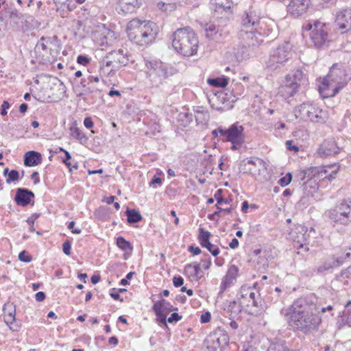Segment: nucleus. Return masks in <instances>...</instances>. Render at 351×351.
I'll return each mask as SVG.
<instances>
[{
  "mask_svg": "<svg viewBox=\"0 0 351 351\" xmlns=\"http://www.w3.org/2000/svg\"><path fill=\"white\" fill-rule=\"evenodd\" d=\"M280 313L289 326L304 334L317 330L322 322L317 304L303 298L294 301L288 308L282 309Z\"/></svg>",
  "mask_w": 351,
  "mask_h": 351,
  "instance_id": "obj_1",
  "label": "nucleus"
},
{
  "mask_svg": "<svg viewBox=\"0 0 351 351\" xmlns=\"http://www.w3.org/2000/svg\"><path fill=\"white\" fill-rule=\"evenodd\" d=\"M274 25L272 21L269 23L260 21L252 14H247L243 19L241 28L239 32V39L245 47H255L263 42V36H269Z\"/></svg>",
  "mask_w": 351,
  "mask_h": 351,
  "instance_id": "obj_2",
  "label": "nucleus"
},
{
  "mask_svg": "<svg viewBox=\"0 0 351 351\" xmlns=\"http://www.w3.org/2000/svg\"><path fill=\"white\" fill-rule=\"evenodd\" d=\"M126 31L132 42L140 46H145L155 40L158 33V27L150 21L134 19L128 23Z\"/></svg>",
  "mask_w": 351,
  "mask_h": 351,
  "instance_id": "obj_3",
  "label": "nucleus"
},
{
  "mask_svg": "<svg viewBox=\"0 0 351 351\" xmlns=\"http://www.w3.org/2000/svg\"><path fill=\"white\" fill-rule=\"evenodd\" d=\"M173 49L184 56L196 54L199 47V39L190 27L178 29L172 35Z\"/></svg>",
  "mask_w": 351,
  "mask_h": 351,
  "instance_id": "obj_4",
  "label": "nucleus"
},
{
  "mask_svg": "<svg viewBox=\"0 0 351 351\" xmlns=\"http://www.w3.org/2000/svg\"><path fill=\"white\" fill-rule=\"evenodd\" d=\"M146 79L152 87H159L165 80L173 75L176 70L159 59L144 58Z\"/></svg>",
  "mask_w": 351,
  "mask_h": 351,
  "instance_id": "obj_5",
  "label": "nucleus"
},
{
  "mask_svg": "<svg viewBox=\"0 0 351 351\" xmlns=\"http://www.w3.org/2000/svg\"><path fill=\"white\" fill-rule=\"evenodd\" d=\"M304 31H309L311 45L318 49H324L329 46L331 39L329 29L326 23L319 21H308L302 26Z\"/></svg>",
  "mask_w": 351,
  "mask_h": 351,
  "instance_id": "obj_6",
  "label": "nucleus"
},
{
  "mask_svg": "<svg viewBox=\"0 0 351 351\" xmlns=\"http://www.w3.org/2000/svg\"><path fill=\"white\" fill-rule=\"evenodd\" d=\"M343 75V71L337 69V64L333 65L328 75L323 79L319 86V91L322 96L328 98L336 95L346 84L342 80Z\"/></svg>",
  "mask_w": 351,
  "mask_h": 351,
  "instance_id": "obj_7",
  "label": "nucleus"
},
{
  "mask_svg": "<svg viewBox=\"0 0 351 351\" xmlns=\"http://www.w3.org/2000/svg\"><path fill=\"white\" fill-rule=\"evenodd\" d=\"M339 170V167L335 164L324 166L321 167H311L300 172L299 176L303 184L305 185L306 189L308 186L313 189L317 188V183L315 180H312V177L317 174L319 176L322 177L324 179H327L330 181L336 178L337 173Z\"/></svg>",
  "mask_w": 351,
  "mask_h": 351,
  "instance_id": "obj_8",
  "label": "nucleus"
},
{
  "mask_svg": "<svg viewBox=\"0 0 351 351\" xmlns=\"http://www.w3.org/2000/svg\"><path fill=\"white\" fill-rule=\"evenodd\" d=\"M129 62L128 52L124 49L112 51L106 54L100 63V71L104 75L118 71Z\"/></svg>",
  "mask_w": 351,
  "mask_h": 351,
  "instance_id": "obj_9",
  "label": "nucleus"
},
{
  "mask_svg": "<svg viewBox=\"0 0 351 351\" xmlns=\"http://www.w3.org/2000/svg\"><path fill=\"white\" fill-rule=\"evenodd\" d=\"M239 169L241 173L250 174L258 181L267 180L265 173L267 171V165L259 158H247L242 160Z\"/></svg>",
  "mask_w": 351,
  "mask_h": 351,
  "instance_id": "obj_10",
  "label": "nucleus"
},
{
  "mask_svg": "<svg viewBox=\"0 0 351 351\" xmlns=\"http://www.w3.org/2000/svg\"><path fill=\"white\" fill-rule=\"evenodd\" d=\"M304 75L301 70L297 69L287 74L278 88V93L285 99L293 96L298 91Z\"/></svg>",
  "mask_w": 351,
  "mask_h": 351,
  "instance_id": "obj_11",
  "label": "nucleus"
},
{
  "mask_svg": "<svg viewBox=\"0 0 351 351\" xmlns=\"http://www.w3.org/2000/svg\"><path fill=\"white\" fill-rule=\"evenodd\" d=\"M219 133L223 141L231 143L232 150L239 149L245 143L244 127L239 123L232 124L228 129L219 130Z\"/></svg>",
  "mask_w": 351,
  "mask_h": 351,
  "instance_id": "obj_12",
  "label": "nucleus"
},
{
  "mask_svg": "<svg viewBox=\"0 0 351 351\" xmlns=\"http://www.w3.org/2000/svg\"><path fill=\"white\" fill-rule=\"evenodd\" d=\"M295 115L303 121H311L315 123H323L325 119V112L315 105L304 102L295 109Z\"/></svg>",
  "mask_w": 351,
  "mask_h": 351,
  "instance_id": "obj_13",
  "label": "nucleus"
},
{
  "mask_svg": "<svg viewBox=\"0 0 351 351\" xmlns=\"http://www.w3.org/2000/svg\"><path fill=\"white\" fill-rule=\"evenodd\" d=\"M291 55V45L289 43H285L271 51L267 66L271 70H275L288 61Z\"/></svg>",
  "mask_w": 351,
  "mask_h": 351,
  "instance_id": "obj_14",
  "label": "nucleus"
},
{
  "mask_svg": "<svg viewBox=\"0 0 351 351\" xmlns=\"http://www.w3.org/2000/svg\"><path fill=\"white\" fill-rule=\"evenodd\" d=\"M328 217L335 225L344 226L351 224V204L343 201L328 210Z\"/></svg>",
  "mask_w": 351,
  "mask_h": 351,
  "instance_id": "obj_15",
  "label": "nucleus"
},
{
  "mask_svg": "<svg viewBox=\"0 0 351 351\" xmlns=\"http://www.w3.org/2000/svg\"><path fill=\"white\" fill-rule=\"evenodd\" d=\"M335 25L341 34L351 32V9H343L337 12Z\"/></svg>",
  "mask_w": 351,
  "mask_h": 351,
  "instance_id": "obj_16",
  "label": "nucleus"
},
{
  "mask_svg": "<svg viewBox=\"0 0 351 351\" xmlns=\"http://www.w3.org/2000/svg\"><path fill=\"white\" fill-rule=\"evenodd\" d=\"M205 32L207 38L217 42L220 41L228 34V32L225 29V25L219 24V21L206 24Z\"/></svg>",
  "mask_w": 351,
  "mask_h": 351,
  "instance_id": "obj_17",
  "label": "nucleus"
},
{
  "mask_svg": "<svg viewBox=\"0 0 351 351\" xmlns=\"http://www.w3.org/2000/svg\"><path fill=\"white\" fill-rule=\"evenodd\" d=\"M198 241L202 247L206 248L214 256L219 254V247L210 242L211 233L204 228H199Z\"/></svg>",
  "mask_w": 351,
  "mask_h": 351,
  "instance_id": "obj_18",
  "label": "nucleus"
},
{
  "mask_svg": "<svg viewBox=\"0 0 351 351\" xmlns=\"http://www.w3.org/2000/svg\"><path fill=\"white\" fill-rule=\"evenodd\" d=\"M210 5L215 12L223 15L221 19H227L232 12V2L230 0H210Z\"/></svg>",
  "mask_w": 351,
  "mask_h": 351,
  "instance_id": "obj_19",
  "label": "nucleus"
},
{
  "mask_svg": "<svg viewBox=\"0 0 351 351\" xmlns=\"http://www.w3.org/2000/svg\"><path fill=\"white\" fill-rule=\"evenodd\" d=\"M310 0H291L287 6L289 13L294 17H298L306 12Z\"/></svg>",
  "mask_w": 351,
  "mask_h": 351,
  "instance_id": "obj_20",
  "label": "nucleus"
},
{
  "mask_svg": "<svg viewBox=\"0 0 351 351\" xmlns=\"http://www.w3.org/2000/svg\"><path fill=\"white\" fill-rule=\"evenodd\" d=\"M239 269L234 265H232L228 267L226 276L223 278L219 295H222L223 292L230 287L233 281L236 280L238 275Z\"/></svg>",
  "mask_w": 351,
  "mask_h": 351,
  "instance_id": "obj_21",
  "label": "nucleus"
},
{
  "mask_svg": "<svg viewBox=\"0 0 351 351\" xmlns=\"http://www.w3.org/2000/svg\"><path fill=\"white\" fill-rule=\"evenodd\" d=\"M3 318L5 323L9 326L12 331H17L19 326L15 324L16 310L12 304H5L3 308Z\"/></svg>",
  "mask_w": 351,
  "mask_h": 351,
  "instance_id": "obj_22",
  "label": "nucleus"
},
{
  "mask_svg": "<svg viewBox=\"0 0 351 351\" xmlns=\"http://www.w3.org/2000/svg\"><path fill=\"white\" fill-rule=\"evenodd\" d=\"M34 197V193L25 188H18L16 191L14 202L18 206H27Z\"/></svg>",
  "mask_w": 351,
  "mask_h": 351,
  "instance_id": "obj_23",
  "label": "nucleus"
},
{
  "mask_svg": "<svg viewBox=\"0 0 351 351\" xmlns=\"http://www.w3.org/2000/svg\"><path fill=\"white\" fill-rule=\"evenodd\" d=\"M339 152L335 141L332 139L325 140L319 147L317 149V154L320 157H327L335 155Z\"/></svg>",
  "mask_w": 351,
  "mask_h": 351,
  "instance_id": "obj_24",
  "label": "nucleus"
},
{
  "mask_svg": "<svg viewBox=\"0 0 351 351\" xmlns=\"http://www.w3.org/2000/svg\"><path fill=\"white\" fill-rule=\"evenodd\" d=\"M141 5L138 0H119L117 10L119 12L130 14L134 12Z\"/></svg>",
  "mask_w": 351,
  "mask_h": 351,
  "instance_id": "obj_25",
  "label": "nucleus"
},
{
  "mask_svg": "<svg viewBox=\"0 0 351 351\" xmlns=\"http://www.w3.org/2000/svg\"><path fill=\"white\" fill-rule=\"evenodd\" d=\"M339 263L337 260H334L332 256L326 258L316 268V272L318 274H324L331 271L333 269L337 267L336 263Z\"/></svg>",
  "mask_w": 351,
  "mask_h": 351,
  "instance_id": "obj_26",
  "label": "nucleus"
},
{
  "mask_svg": "<svg viewBox=\"0 0 351 351\" xmlns=\"http://www.w3.org/2000/svg\"><path fill=\"white\" fill-rule=\"evenodd\" d=\"M224 311L229 315L230 318H235L242 311L240 302L235 300L227 301L224 304Z\"/></svg>",
  "mask_w": 351,
  "mask_h": 351,
  "instance_id": "obj_27",
  "label": "nucleus"
},
{
  "mask_svg": "<svg viewBox=\"0 0 351 351\" xmlns=\"http://www.w3.org/2000/svg\"><path fill=\"white\" fill-rule=\"evenodd\" d=\"M296 230L298 231L299 234L294 238V241L298 243L300 247H302L305 245L306 241L308 239L310 233L314 232L315 229L311 228L308 230L305 226H299L296 228Z\"/></svg>",
  "mask_w": 351,
  "mask_h": 351,
  "instance_id": "obj_28",
  "label": "nucleus"
},
{
  "mask_svg": "<svg viewBox=\"0 0 351 351\" xmlns=\"http://www.w3.org/2000/svg\"><path fill=\"white\" fill-rule=\"evenodd\" d=\"M41 154L35 151H29L24 156V165L26 167L36 166L41 162Z\"/></svg>",
  "mask_w": 351,
  "mask_h": 351,
  "instance_id": "obj_29",
  "label": "nucleus"
},
{
  "mask_svg": "<svg viewBox=\"0 0 351 351\" xmlns=\"http://www.w3.org/2000/svg\"><path fill=\"white\" fill-rule=\"evenodd\" d=\"M153 310H157L158 312L167 314L173 311H177L178 308L171 304L170 302L165 300V299L157 301L152 307Z\"/></svg>",
  "mask_w": 351,
  "mask_h": 351,
  "instance_id": "obj_30",
  "label": "nucleus"
},
{
  "mask_svg": "<svg viewBox=\"0 0 351 351\" xmlns=\"http://www.w3.org/2000/svg\"><path fill=\"white\" fill-rule=\"evenodd\" d=\"M58 40V37L54 36L53 37H41L39 41L37 43L35 50L39 51L42 49L43 51H47L48 49V46L50 45L54 44Z\"/></svg>",
  "mask_w": 351,
  "mask_h": 351,
  "instance_id": "obj_31",
  "label": "nucleus"
},
{
  "mask_svg": "<svg viewBox=\"0 0 351 351\" xmlns=\"http://www.w3.org/2000/svg\"><path fill=\"white\" fill-rule=\"evenodd\" d=\"M212 341L215 346L223 347L226 346L229 341L228 336L222 332H216L210 336Z\"/></svg>",
  "mask_w": 351,
  "mask_h": 351,
  "instance_id": "obj_32",
  "label": "nucleus"
},
{
  "mask_svg": "<svg viewBox=\"0 0 351 351\" xmlns=\"http://www.w3.org/2000/svg\"><path fill=\"white\" fill-rule=\"evenodd\" d=\"M206 81L211 86L215 88H224L228 85L229 78L226 76L209 77Z\"/></svg>",
  "mask_w": 351,
  "mask_h": 351,
  "instance_id": "obj_33",
  "label": "nucleus"
},
{
  "mask_svg": "<svg viewBox=\"0 0 351 351\" xmlns=\"http://www.w3.org/2000/svg\"><path fill=\"white\" fill-rule=\"evenodd\" d=\"M185 270L191 276L199 279L202 277L200 263H193L185 266Z\"/></svg>",
  "mask_w": 351,
  "mask_h": 351,
  "instance_id": "obj_34",
  "label": "nucleus"
},
{
  "mask_svg": "<svg viewBox=\"0 0 351 351\" xmlns=\"http://www.w3.org/2000/svg\"><path fill=\"white\" fill-rule=\"evenodd\" d=\"M336 280L343 282L345 284L351 282V265L346 269H342L339 274L336 275Z\"/></svg>",
  "mask_w": 351,
  "mask_h": 351,
  "instance_id": "obj_35",
  "label": "nucleus"
},
{
  "mask_svg": "<svg viewBox=\"0 0 351 351\" xmlns=\"http://www.w3.org/2000/svg\"><path fill=\"white\" fill-rule=\"evenodd\" d=\"M125 213L129 223H137L142 219V216L140 213L135 209H128Z\"/></svg>",
  "mask_w": 351,
  "mask_h": 351,
  "instance_id": "obj_36",
  "label": "nucleus"
},
{
  "mask_svg": "<svg viewBox=\"0 0 351 351\" xmlns=\"http://www.w3.org/2000/svg\"><path fill=\"white\" fill-rule=\"evenodd\" d=\"M116 244L119 249L125 252H132L133 250L132 244L122 237L117 239Z\"/></svg>",
  "mask_w": 351,
  "mask_h": 351,
  "instance_id": "obj_37",
  "label": "nucleus"
},
{
  "mask_svg": "<svg viewBox=\"0 0 351 351\" xmlns=\"http://www.w3.org/2000/svg\"><path fill=\"white\" fill-rule=\"evenodd\" d=\"M60 152H63L65 154V158L62 160L63 163L69 169V171H72V168L77 169L78 168L77 164L72 165L69 160L71 158L70 153L62 147H59Z\"/></svg>",
  "mask_w": 351,
  "mask_h": 351,
  "instance_id": "obj_38",
  "label": "nucleus"
},
{
  "mask_svg": "<svg viewBox=\"0 0 351 351\" xmlns=\"http://www.w3.org/2000/svg\"><path fill=\"white\" fill-rule=\"evenodd\" d=\"M332 257L334 258V260H337L339 261V263H336L337 267H339L350 260L351 257V253L350 252H346L342 255H332Z\"/></svg>",
  "mask_w": 351,
  "mask_h": 351,
  "instance_id": "obj_39",
  "label": "nucleus"
},
{
  "mask_svg": "<svg viewBox=\"0 0 351 351\" xmlns=\"http://www.w3.org/2000/svg\"><path fill=\"white\" fill-rule=\"evenodd\" d=\"M70 131L71 136L80 141L86 138L83 132L77 127H71Z\"/></svg>",
  "mask_w": 351,
  "mask_h": 351,
  "instance_id": "obj_40",
  "label": "nucleus"
},
{
  "mask_svg": "<svg viewBox=\"0 0 351 351\" xmlns=\"http://www.w3.org/2000/svg\"><path fill=\"white\" fill-rule=\"evenodd\" d=\"M19 180V173L16 170H11L8 174V178L6 179V183L10 184L11 182L18 181Z\"/></svg>",
  "mask_w": 351,
  "mask_h": 351,
  "instance_id": "obj_41",
  "label": "nucleus"
},
{
  "mask_svg": "<svg viewBox=\"0 0 351 351\" xmlns=\"http://www.w3.org/2000/svg\"><path fill=\"white\" fill-rule=\"evenodd\" d=\"M246 300L248 302V304H247L248 306L252 305L255 307H258L260 306L261 299H260L259 295L256 293L254 291V297L253 298L252 297L247 298Z\"/></svg>",
  "mask_w": 351,
  "mask_h": 351,
  "instance_id": "obj_42",
  "label": "nucleus"
},
{
  "mask_svg": "<svg viewBox=\"0 0 351 351\" xmlns=\"http://www.w3.org/2000/svg\"><path fill=\"white\" fill-rule=\"evenodd\" d=\"M240 296L242 298H253L254 291L250 287H242L240 291Z\"/></svg>",
  "mask_w": 351,
  "mask_h": 351,
  "instance_id": "obj_43",
  "label": "nucleus"
},
{
  "mask_svg": "<svg viewBox=\"0 0 351 351\" xmlns=\"http://www.w3.org/2000/svg\"><path fill=\"white\" fill-rule=\"evenodd\" d=\"M292 180V175L291 173H288L285 175V176L280 178V180H278V184L281 186H287L288 184H289V183L291 182Z\"/></svg>",
  "mask_w": 351,
  "mask_h": 351,
  "instance_id": "obj_44",
  "label": "nucleus"
},
{
  "mask_svg": "<svg viewBox=\"0 0 351 351\" xmlns=\"http://www.w3.org/2000/svg\"><path fill=\"white\" fill-rule=\"evenodd\" d=\"M267 351H289V349L282 343H276L271 345Z\"/></svg>",
  "mask_w": 351,
  "mask_h": 351,
  "instance_id": "obj_45",
  "label": "nucleus"
},
{
  "mask_svg": "<svg viewBox=\"0 0 351 351\" xmlns=\"http://www.w3.org/2000/svg\"><path fill=\"white\" fill-rule=\"evenodd\" d=\"M221 193V189H219L217 191V192L214 195V197L217 200L216 206H219L222 203H225V204L229 203L228 199H225L224 198H223L222 197L220 196Z\"/></svg>",
  "mask_w": 351,
  "mask_h": 351,
  "instance_id": "obj_46",
  "label": "nucleus"
},
{
  "mask_svg": "<svg viewBox=\"0 0 351 351\" xmlns=\"http://www.w3.org/2000/svg\"><path fill=\"white\" fill-rule=\"evenodd\" d=\"M232 208L230 207V208H222L221 207H219V206H217V210L214 212V213L209 217V219H212V216L213 215H218L220 213H223L225 214H229L230 213H232Z\"/></svg>",
  "mask_w": 351,
  "mask_h": 351,
  "instance_id": "obj_47",
  "label": "nucleus"
},
{
  "mask_svg": "<svg viewBox=\"0 0 351 351\" xmlns=\"http://www.w3.org/2000/svg\"><path fill=\"white\" fill-rule=\"evenodd\" d=\"M19 259L24 263H29L32 261V257L27 252L23 251L19 253Z\"/></svg>",
  "mask_w": 351,
  "mask_h": 351,
  "instance_id": "obj_48",
  "label": "nucleus"
},
{
  "mask_svg": "<svg viewBox=\"0 0 351 351\" xmlns=\"http://www.w3.org/2000/svg\"><path fill=\"white\" fill-rule=\"evenodd\" d=\"M157 316L158 321L162 324H166L167 322V315L165 313L158 312L157 310H153Z\"/></svg>",
  "mask_w": 351,
  "mask_h": 351,
  "instance_id": "obj_49",
  "label": "nucleus"
},
{
  "mask_svg": "<svg viewBox=\"0 0 351 351\" xmlns=\"http://www.w3.org/2000/svg\"><path fill=\"white\" fill-rule=\"evenodd\" d=\"M77 62L81 65L86 66L90 62V59L84 55H80L77 58Z\"/></svg>",
  "mask_w": 351,
  "mask_h": 351,
  "instance_id": "obj_50",
  "label": "nucleus"
},
{
  "mask_svg": "<svg viewBox=\"0 0 351 351\" xmlns=\"http://www.w3.org/2000/svg\"><path fill=\"white\" fill-rule=\"evenodd\" d=\"M71 244L69 241H66L62 244V251L66 255L71 254Z\"/></svg>",
  "mask_w": 351,
  "mask_h": 351,
  "instance_id": "obj_51",
  "label": "nucleus"
},
{
  "mask_svg": "<svg viewBox=\"0 0 351 351\" xmlns=\"http://www.w3.org/2000/svg\"><path fill=\"white\" fill-rule=\"evenodd\" d=\"M173 284L176 287H180L184 284V279L182 276H174L173 278Z\"/></svg>",
  "mask_w": 351,
  "mask_h": 351,
  "instance_id": "obj_52",
  "label": "nucleus"
},
{
  "mask_svg": "<svg viewBox=\"0 0 351 351\" xmlns=\"http://www.w3.org/2000/svg\"><path fill=\"white\" fill-rule=\"evenodd\" d=\"M182 319L178 313H173L171 316L168 318L167 321L169 323L177 322Z\"/></svg>",
  "mask_w": 351,
  "mask_h": 351,
  "instance_id": "obj_53",
  "label": "nucleus"
},
{
  "mask_svg": "<svg viewBox=\"0 0 351 351\" xmlns=\"http://www.w3.org/2000/svg\"><path fill=\"white\" fill-rule=\"evenodd\" d=\"M10 104L7 101H3L1 106V114L5 116L7 114V110L10 108Z\"/></svg>",
  "mask_w": 351,
  "mask_h": 351,
  "instance_id": "obj_54",
  "label": "nucleus"
},
{
  "mask_svg": "<svg viewBox=\"0 0 351 351\" xmlns=\"http://www.w3.org/2000/svg\"><path fill=\"white\" fill-rule=\"evenodd\" d=\"M133 275H134V272H132V271L129 272L126 275L125 278H123L121 280L120 285L122 286H126V285H129L128 280H130Z\"/></svg>",
  "mask_w": 351,
  "mask_h": 351,
  "instance_id": "obj_55",
  "label": "nucleus"
},
{
  "mask_svg": "<svg viewBox=\"0 0 351 351\" xmlns=\"http://www.w3.org/2000/svg\"><path fill=\"white\" fill-rule=\"evenodd\" d=\"M286 147H287V149H289L290 151H293L295 152H297L299 150V148L295 145H293V143L291 141H286Z\"/></svg>",
  "mask_w": 351,
  "mask_h": 351,
  "instance_id": "obj_56",
  "label": "nucleus"
},
{
  "mask_svg": "<svg viewBox=\"0 0 351 351\" xmlns=\"http://www.w3.org/2000/svg\"><path fill=\"white\" fill-rule=\"evenodd\" d=\"M210 313L209 312H206L201 315L200 321L202 323H207L210 321Z\"/></svg>",
  "mask_w": 351,
  "mask_h": 351,
  "instance_id": "obj_57",
  "label": "nucleus"
},
{
  "mask_svg": "<svg viewBox=\"0 0 351 351\" xmlns=\"http://www.w3.org/2000/svg\"><path fill=\"white\" fill-rule=\"evenodd\" d=\"M84 125L86 128H91L93 126V122L90 117H86L84 120Z\"/></svg>",
  "mask_w": 351,
  "mask_h": 351,
  "instance_id": "obj_58",
  "label": "nucleus"
},
{
  "mask_svg": "<svg viewBox=\"0 0 351 351\" xmlns=\"http://www.w3.org/2000/svg\"><path fill=\"white\" fill-rule=\"evenodd\" d=\"M45 298V293L43 291L37 292L35 295V299L37 302H42Z\"/></svg>",
  "mask_w": 351,
  "mask_h": 351,
  "instance_id": "obj_59",
  "label": "nucleus"
},
{
  "mask_svg": "<svg viewBox=\"0 0 351 351\" xmlns=\"http://www.w3.org/2000/svg\"><path fill=\"white\" fill-rule=\"evenodd\" d=\"M189 250L193 255H198L201 253V250L199 247H195V246L191 245L189 247Z\"/></svg>",
  "mask_w": 351,
  "mask_h": 351,
  "instance_id": "obj_60",
  "label": "nucleus"
},
{
  "mask_svg": "<svg viewBox=\"0 0 351 351\" xmlns=\"http://www.w3.org/2000/svg\"><path fill=\"white\" fill-rule=\"evenodd\" d=\"M39 217V215L38 214H34V215H32V216H30L29 217L27 218V223L30 225V226H33L34 223V221L35 220Z\"/></svg>",
  "mask_w": 351,
  "mask_h": 351,
  "instance_id": "obj_61",
  "label": "nucleus"
},
{
  "mask_svg": "<svg viewBox=\"0 0 351 351\" xmlns=\"http://www.w3.org/2000/svg\"><path fill=\"white\" fill-rule=\"evenodd\" d=\"M345 313L351 319V301H348L346 304Z\"/></svg>",
  "mask_w": 351,
  "mask_h": 351,
  "instance_id": "obj_62",
  "label": "nucleus"
},
{
  "mask_svg": "<svg viewBox=\"0 0 351 351\" xmlns=\"http://www.w3.org/2000/svg\"><path fill=\"white\" fill-rule=\"evenodd\" d=\"M234 318H230V317H229V319L230 320V323H229V325H230V327L232 329V330H236L239 327V324L237 322L236 320L234 319Z\"/></svg>",
  "mask_w": 351,
  "mask_h": 351,
  "instance_id": "obj_63",
  "label": "nucleus"
},
{
  "mask_svg": "<svg viewBox=\"0 0 351 351\" xmlns=\"http://www.w3.org/2000/svg\"><path fill=\"white\" fill-rule=\"evenodd\" d=\"M239 242L237 239L234 238L229 243V246L232 249H236L239 246Z\"/></svg>",
  "mask_w": 351,
  "mask_h": 351,
  "instance_id": "obj_64",
  "label": "nucleus"
}]
</instances>
